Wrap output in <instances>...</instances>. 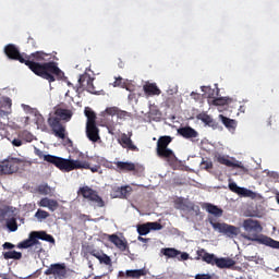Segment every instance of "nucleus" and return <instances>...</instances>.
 I'll return each instance as SVG.
<instances>
[{"mask_svg":"<svg viewBox=\"0 0 279 279\" xmlns=\"http://www.w3.org/2000/svg\"><path fill=\"white\" fill-rule=\"evenodd\" d=\"M68 141H69V143H72L71 140H68Z\"/></svg>","mask_w":279,"mask_h":279,"instance_id":"obj_56","label":"nucleus"},{"mask_svg":"<svg viewBox=\"0 0 279 279\" xmlns=\"http://www.w3.org/2000/svg\"><path fill=\"white\" fill-rule=\"evenodd\" d=\"M148 228L151 232V230H162V226L160 222H148Z\"/></svg>","mask_w":279,"mask_h":279,"instance_id":"obj_42","label":"nucleus"},{"mask_svg":"<svg viewBox=\"0 0 279 279\" xmlns=\"http://www.w3.org/2000/svg\"><path fill=\"white\" fill-rule=\"evenodd\" d=\"M202 167H203V169L208 171V169H213V161H203Z\"/></svg>","mask_w":279,"mask_h":279,"instance_id":"obj_44","label":"nucleus"},{"mask_svg":"<svg viewBox=\"0 0 279 279\" xmlns=\"http://www.w3.org/2000/svg\"><path fill=\"white\" fill-rule=\"evenodd\" d=\"M89 254L90 256L97 258L100 265H109L110 267H112V259L106 253L99 251H92Z\"/></svg>","mask_w":279,"mask_h":279,"instance_id":"obj_22","label":"nucleus"},{"mask_svg":"<svg viewBox=\"0 0 279 279\" xmlns=\"http://www.w3.org/2000/svg\"><path fill=\"white\" fill-rule=\"evenodd\" d=\"M35 154L38 156V158H43L46 162H49L50 165H54L57 169H60V171H73V169L80 168V165H76L77 161H69L68 159H64L62 157H57L53 155H45L43 150L35 148Z\"/></svg>","mask_w":279,"mask_h":279,"instance_id":"obj_5","label":"nucleus"},{"mask_svg":"<svg viewBox=\"0 0 279 279\" xmlns=\"http://www.w3.org/2000/svg\"><path fill=\"white\" fill-rule=\"evenodd\" d=\"M171 141V136L166 135L159 137L157 142V156L159 158L167 159V162H169V165H173L178 160V158L175 157V153H173L171 148H168Z\"/></svg>","mask_w":279,"mask_h":279,"instance_id":"obj_6","label":"nucleus"},{"mask_svg":"<svg viewBox=\"0 0 279 279\" xmlns=\"http://www.w3.org/2000/svg\"><path fill=\"white\" fill-rule=\"evenodd\" d=\"M279 123V118H276V117H270V120H269V124L271 125L272 123Z\"/></svg>","mask_w":279,"mask_h":279,"instance_id":"obj_50","label":"nucleus"},{"mask_svg":"<svg viewBox=\"0 0 279 279\" xmlns=\"http://www.w3.org/2000/svg\"><path fill=\"white\" fill-rule=\"evenodd\" d=\"M77 159H68L70 162H76L75 165H78V168H73L72 171H75V169H90L92 173H97V171H99V166L90 167L88 161H82L84 154L77 153Z\"/></svg>","mask_w":279,"mask_h":279,"instance_id":"obj_15","label":"nucleus"},{"mask_svg":"<svg viewBox=\"0 0 279 279\" xmlns=\"http://www.w3.org/2000/svg\"><path fill=\"white\" fill-rule=\"evenodd\" d=\"M84 114L87 118L86 125H97V113L90 107L85 108Z\"/></svg>","mask_w":279,"mask_h":279,"instance_id":"obj_28","label":"nucleus"},{"mask_svg":"<svg viewBox=\"0 0 279 279\" xmlns=\"http://www.w3.org/2000/svg\"><path fill=\"white\" fill-rule=\"evenodd\" d=\"M119 112V107H108L105 110V114H108L109 117H117Z\"/></svg>","mask_w":279,"mask_h":279,"instance_id":"obj_41","label":"nucleus"},{"mask_svg":"<svg viewBox=\"0 0 279 279\" xmlns=\"http://www.w3.org/2000/svg\"><path fill=\"white\" fill-rule=\"evenodd\" d=\"M208 104H213V106H226L228 104V99L223 97L209 98Z\"/></svg>","mask_w":279,"mask_h":279,"instance_id":"obj_37","label":"nucleus"},{"mask_svg":"<svg viewBox=\"0 0 279 279\" xmlns=\"http://www.w3.org/2000/svg\"><path fill=\"white\" fill-rule=\"evenodd\" d=\"M4 53L9 58V60H16L17 62H21V64H25L26 66H28L31 71H36V64L32 63L29 60H25L26 54L21 53L15 45H7L4 47Z\"/></svg>","mask_w":279,"mask_h":279,"instance_id":"obj_7","label":"nucleus"},{"mask_svg":"<svg viewBox=\"0 0 279 279\" xmlns=\"http://www.w3.org/2000/svg\"><path fill=\"white\" fill-rule=\"evenodd\" d=\"M72 118L73 111L62 108H57L54 114L48 118V125L57 138H61L62 141L66 138V126L62 124V121L69 122Z\"/></svg>","mask_w":279,"mask_h":279,"instance_id":"obj_3","label":"nucleus"},{"mask_svg":"<svg viewBox=\"0 0 279 279\" xmlns=\"http://www.w3.org/2000/svg\"><path fill=\"white\" fill-rule=\"evenodd\" d=\"M117 117H118V119H125V117H128V111H123L121 109H118Z\"/></svg>","mask_w":279,"mask_h":279,"instance_id":"obj_45","label":"nucleus"},{"mask_svg":"<svg viewBox=\"0 0 279 279\" xmlns=\"http://www.w3.org/2000/svg\"><path fill=\"white\" fill-rule=\"evenodd\" d=\"M197 119L205 123V125H208V128H213V130H217V128H219V122L215 121V119L206 113L198 114Z\"/></svg>","mask_w":279,"mask_h":279,"instance_id":"obj_26","label":"nucleus"},{"mask_svg":"<svg viewBox=\"0 0 279 279\" xmlns=\"http://www.w3.org/2000/svg\"><path fill=\"white\" fill-rule=\"evenodd\" d=\"M4 104H5V106L8 107L9 110L12 109V100H11L10 98H7V99L4 100Z\"/></svg>","mask_w":279,"mask_h":279,"instance_id":"obj_49","label":"nucleus"},{"mask_svg":"<svg viewBox=\"0 0 279 279\" xmlns=\"http://www.w3.org/2000/svg\"><path fill=\"white\" fill-rule=\"evenodd\" d=\"M203 208H205L209 215H214V217H223V209L219 208L217 205L205 203Z\"/></svg>","mask_w":279,"mask_h":279,"instance_id":"obj_27","label":"nucleus"},{"mask_svg":"<svg viewBox=\"0 0 279 279\" xmlns=\"http://www.w3.org/2000/svg\"><path fill=\"white\" fill-rule=\"evenodd\" d=\"M13 147H21L23 145V141L19 138H14L12 142Z\"/></svg>","mask_w":279,"mask_h":279,"instance_id":"obj_47","label":"nucleus"},{"mask_svg":"<svg viewBox=\"0 0 279 279\" xmlns=\"http://www.w3.org/2000/svg\"><path fill=\"white\" fill-rule=\"evenodd\" d=\"M243 228L247 234H242L243 239L246 241H255L259 245H266L267 247H272L274 250H279V242L265 235L260 234L263 232V226L260 221L247 218L243 221Z\"/></svg>","mask_w":279,"mask_h":279,"instance_id":"obj_2","label":"nucleus"},{"mask_svg":"<svg viewBox=\"0 0 279 279\" xmlns=\"http://www.w3.org/2000/svg\"><path fill=\"white\" fill-rule=\"evenodd\" d=\"M86 136L92 143H97L101 138L97 124H86Z\"/></svg>","mask_w":279,"mask_h":279,"instance_id":"obj_16","label":"nucleus"},{"mask_svg":"<svg viewBox=\"0 0 279 279\" xmlns=\"http://www.w3.org/2000/svg\"><path fill=\"white\" fill-rule=\"evenodd\" d=\"M8 215H14V207L12 206H4L0 208V219H5Z\"/></svg>","mask_w":279,"mask_h":279,"instance_id":"obj_34","label":"nucleus"},{"mask_svg":"<svg viewBox=\"0 0 279 279\" xmlns=\"http://www.w3.org/2000/svg\"><path fill=\"white\" fill-rule=\"evenodd\" d=\"M217 162L219 165H225V167H236L238 169H242L241 165L232 162L230 159H228L226 156L219 155L217 157Z\"/></svg>","mask_w":279,"mask_h":279,"instance_id":"obj_33","label":"nucleus"},{"mask_svg":"<svg viewBox=\"0 0 279 279\" xmlns=\"http://www.w3.org/2000/svg\"><path fill=\"white\" fill-rule=\"evenodd\" d=\"M195 279H213V276L210 274H197L195 275Z\"/></svg>","mask_w":279,"mask_h":279,"instance_id":"obj_43","label":"nucleus"},{"mask_svg":"<svg viewBox=\"0 0 279 279\" xmlns=\"http://www.w3.org/2000/svg\"><path fill=\"white\" fill-rule=\"evenodd\" d=\"M37 193H39V195H49L51 193V187L49 186V184L45 183V184H40L36 187Z\"/></svg>","mask_w":279,"mask_h":279,"instance_id":"obj_36","label":"nucleus"},{"mask_svg":"<svg viewBox=\"0 0 279 279\" xmlns=\"http://www.w3.org/2000/svg\"><path fill=\"white\" fill-rule=\"evenodd\" d=\"M117 197H121L122 199H126L132 193V187L130 185L121 186L116 190Z\"/></svg>","mask_w":279,"mask_h":279,"instance_id":"obj_32","label":"nucleus"},{"mask_svg":"<svg viewBox=\"0 0 279 279\" xmlns=\"http://www.w3.org/2000/svg\"><path fill=\"white\" fill-rule=\"evenodd\" d=\"M149 222L137 226V233L140 234V236H145L149 234Z\"/></svg>","mask_w":279,"mask_h":279,"instance_id":"obj_35","label":"nucleus"},{"mask_svg":"<svg viewBox=\"0 0 279 279\" xmlns=\"http://www.w3.org/2000/svg\"><path fill=\"white\" fill-rule=\"evenodd\" d=\"M3 250H14V247H16L14 244L10 243V242H5L2 245Z\"/></svg>","mask_w":279,"mask_h":279,"instance_id":"obj_48","label":"nucleus"},{"mask_svg":"<svg viewBox=\"0 0 279 279\" xmlns=\"http://www.w3.org/2000/svg\"><path fill=\"white\" fill-rule=\"evenodd\" d=\"M119 145L123 147V149H128L129 151H140L134 142L132 141V134L122 133L120 138L118 140Z\"/></svg>","mask_w":279,"mask_h":279,"instance_id":"obj_14","label":"nucleus"},{"mask_svg":"<svg viewBox=\"0 0 279 279\" xmlns=\"http://www.w3.org/2000/svg\"><path fill=\"white\" fill-rule=\"evenodd\" d=\"M219 119L227 130H236V120L230 119L223 114H220Z\"/></svg>","mask_w":279,"mask_h":279,"instance_id":"obj_31","label":"nucleus"},{"mask_svg":"<svg viewBox=\"0 0 279 279\" xmlns=\"http://www.w3.org/2000/svg\"><path fill=\"white\" fill-rule=\"evenodd\" d=\"M84 87L86 88L87 93H90L92 95H99V90H97L93 84V77H90L88 74H83L80 76L76 93H80V90H82Z\"/></svg>","mask_w":279,"mask_h":279,"instance_id":"obj_11","label":"nucleus"},{"mask_svg":"<svg viewBox=\"0 0 279 279\" xmlns=\"http://www.w3.org/2000/svg\"><path fill=\"white\" fill-rule=\"evenodd\" d=\"M35 217H36V219H38V221H43V219L49 218V214H48V211H46V210L38 209V210L35 213Z\"/></svg>","mask_w":279,"mask_h":279,"instance_id":"obj_40","label":"nucleus"},{"mask_svg":"<svg viewBox=\"0 0 279 279\" xmlns=\"http://www.w3.org/2000/svg\"><path fill=\"white\" fill-rule=\"evenodd\" d=\"M147 274V269L141 268V269H134V270H126L125 272L120 271L119 276L120 278H141L142 276H145Z\"/></svg>","mask_w":279,"mask_h":279,"instance_id":"obj_23","label":"nucleus"},{"mask_svg":"<svg viewBox=\"0 0 279 279\" xmlns=\"http://www.w3.org/2000/svg\"><path fill=\"white\" fill-rule=\"evenodd\" d=\"M197 256H199V258H202V260L204 263H207V265H211L213 267H215V265H217V258L215 254H210L208 252H206V250L201 248L197 251Z\"/></svg>","mask_w":279,"mask_h":279,"instance_id":"obj_17","label":"nucleus"},{"mask_svg":"<svg viewBox=\"0 0 279 279\" xmlns=\"http://www.w3.org/2000/svg\"><path fill=\"white\" fill-rule=\"evenodd\" d=\"M178 134L180 136H182L183 138H197V136H199V133H197V131H195V129L191 128V126H182L180 129H178Z\"/></svg>","mask_w":279,"mask_h":279,"instance_id":"obj_21","label":"nucleus"},{"mask_svg":"<svg viewBox=\"0 0 279 279\" xmlns=\"http://www.w3.org/2000/svg\"><path fill=\"white\" fill-rule=\"evenodd\" d=\"M235 265H236V262L229 257H217L216 259V267H218V269H230Z\"/></svg>","mask_w":279,"mask_h":279,"instance_id":"obj_20","label":"nucleus"},{"mask_svg":"<svg viewBox=\"0 0 279 279\" xmlns=\"http://www.w3.org/2000/svg\"><path fill=\"white\" fill-rule=\"evenodd\" d=\"M25 160L21 158L9 157L0 162V175H12L16 173Z\"/></svg>","mask_w":279,"mask_h":279,"instance_id":"obj_8","label":"nucleus"},{"mask_svg":"<svg viewBox=\"0 0 279 279\" xmlns=\"http://www.w3.org/2000/svg\"><path fill=\"white\" fill-rule=\"evenodd\" d=\"M46 241L56 245V239L53 235L48 234L47 231H32L27 240H24L17 244L19 250H27L34 247V252L40 254L43 252V243L40 241Z\"/></svg>","mask_w":279,"mask_h":279,"instance_id":"obj_4","label":"nucleus"},{"mask_svg":"<svg viewBox=\"0 0 279 279\" xmlns=\"http://www.w3.org/2000/svg\"><path fill=\"white\" fill-rule=\"evenodd\" d=\"M161 254H163V256H167V258H178V260H189L190 258L189 253H182L174 247L162 248Z\"/></svg>","mask_w":279,"mask_h":279,"instance_id":"obj_13","label":"nucleus"},{"mask_svg":"<svg viewBox=\"0 0 279 279\" xmlns=\"http://www.w3.org/2000/svg\"><path fill=\"white\" fill-rule=\"evenodd\" d=\"M121 80H122V78H117V80L113 82V86H114V87L121 86Z\"/></svg>","mask_w":279,"mask_h":279,"instance_id":"obj_52","label":"nucleus"},{"mask_svg":"<svg viewBox=\"0 0 279 279\" xmlns=\"http://www.w3.org/2000/svg\"><path fill=\"white\" fill-rule=\"evenodd\" d=\"M129 99H132V94H131V95H129Z\"/></svg>","mask_w":279,"mask_h":279,"instance_id":"obj_55","label":"nucleus"},{"mask_svg":"<svg viewBox=\"0 0 279 279\" xmlns=\"http://www.w3.org/2000/svg\"><path fill=\"white\" fill-rule=\"evenodd\" d=\"M229 190L232 193H236V195H241L242 197H252V190H247L245 187H240L235 182L229 183Z\"/></svg>","mask_w":279,"mask_h":279,"instance_id":"obj_19","label":"nucleus"},{"mask_svg":"<svg viewBox=\"0 0 279 279\" xmlns=\"http://www.w3.org/2000/svg\"><path fill=\"white\" fill-rule=\"evenodd\" d=\"M45 276H54V278H66V265L65 264H52L45 270Z\"/></svg>","mask_w":279,"mask_h":279,"instance_id":"obj_12","label":"nucleus"},{"mask_svg":"<svg viewBox=\"0 0 279 279\" xmlns=\"http://www.w3.org/2000/svg\"><path fill=\"white\" fill-rule=\"evenodd\" d=\"M20 136L23 141H26V143H32V141H34V135L29 131H23L20 133Z\"/></svg>","mask_w":279,"mask_h":279,"instance_id":"obj_39","label":"nucleus"},{"mask_svg":"<svg viewBox=\"0 0 279 279\" xmlns=\"http://www.w3.org/2000/svg\"><path fill=\"white\" fill-rule=\"evenodd\" d=\"M109 241L110 243H113V245H116V247H118V250L121 252H125V250H128V242L123 241L117 234L109 235Z\"/></svg>","mask_w":279,"mask_h":279,"instance_id":"obj_25","label":"nucleus"},{"mask_svg":"<svg viewBox=\"0 0 279 279\" xmlns=\"http://www.w3.org/2000/svg\"><path fill=\"white\" fill-rule=\"evenodd\" d=\"M4 260H21L23 253L16 251H7L2 253Z\"/></svg>","mask_w":279,"mask_h":279,"instance_id":"obj_30","label":"nucleus"},{"mask_svg":"<svg viewBox=\"0 0 279 279\" xmlns=\"http://www.w3.org/2000/svg\"><path fill=\"white\" fill-rule=\"evenodd\" d=\"M269 178H271V180H274V182H279V174L278 172H270L268 173Z\"/></svg>","mask_w":279,"mask_h":279,"instance_id":"obj_46","label":"nucleus"},{"mask_svg":"<svg viewBox=\"0 0 279 279\" xmlns=\"http://www.w3.org/2000/svg\"><path fill=\"white\" fill-rule=\"evenodd\" d=\"M275 271H276L277 274H279V267H277V268L275 269Z\"/></svg>","mask_w":279,"mask_h":279,"instance_id":"obj_54","label":"nucleus"},{"mask_svg":"<svg viewBox=\"0 0 279 279\" xmlns=\"http://www.w3.org/2000/svg\"><path fill=\"white\" fill-rule=\"evenodd\" d=\"M8 114H10V111H4L0 109V117H8Z\"/></svg>","mask_w":279,"mask_h":279,"instance_id":"obj_51","label":"nucleus"},{"mask_svg":"<svg viewBox=\"0 0 279 279\" xmlns=\"http://www.w3.org/2000/svg\"><path fill=\"white\" fill-rule=\"evenodd\" d=\"M7 228L10 230V232H16L19 230L16 218H10L9 220H7Z\"/></svg>","mask_w":279,"mask_h":279,"instance_id":"obj_38","label":"nucleus"},{"mask_svg":"<svg viewBox=\"0 0 279 279\" xmlns=\"http://www.w3.org/2000/svg\"><path fill=\"white\" fill-rule=\"evenodd\" d=\"M77 194L82 195V197H84V199H87V202H93L94 204H97L98 208H104L106 206V203L104 202V198L99 196V193H97V191L93 190L88 185L80 187Z\"/></svg>","mask_w":279,"mask_h":279,"instance_id":"obj_9","label":"nucleus"},{"mask_svg":"<svg viewBox=\"0 0 279 279\" xmlns=\"http://www.w3.org/2000/svg\"><path fill=\"white\" fill-rule=\"evenodd\" d=\"M116 167L119 171H136V165L129 161H117Z\"/></svg>","mask_w":279,"mask_h":279,"instance_id":"obj_29","label":"nucleus"},{"mask_svg":"<svg viewBox=\"0 0 279 279\" xmlns=\"http://www.w3.org/2000/svg\"><path fill=\"white\" fill-rule=\"evenodd\" d=\"M208 221L214 228V230H218L220 234H226L227 236H239L240 229L239 227H234L232 225H228L226 222H215V218L209 217Z\"/></svg>","mask_w":279,"mask_h":279,"instance_id":"obj_10","label":"nucleus"},{"mask_svg":"<svg viewBox=\"0 0 279 279\" xmlns=\"http://www.w3.org/2000/svg\"><path fill=\"white\" fill-rule=\"evenodd\" d=\"M38 206H40V208H48L51 213H54V210H58L60 204L56 199L44 197L38 202Z\"/></svg>","mask_w":279,"mask_h":279,"instance_id":"obj_18","label":"nucleus"},{"mask_svg":"<svg viewBox=\"0 0 279 279\" xmlns=\"http://www.w3.org/2000/svg\"><path fill=\"white\" fill-rule=\"evenodd\" d=\"M143 90H144L145 95H148L149 97H154V96L160 95V93H162L160 90V88L158 87V85H156V83H149V82L144 84Z\"/></svg>","mask_w":279,"mask_h":279,"instance_id":"obj_24","label":"nucleus"},{"mask_svg":"<svg viewBox=\"0 0 279 279\" xmlns=\"http://www.w3.org/2000/svg\"><path fill=\"white\" fill-rule=\"evenodd\" d=\"M138 241H145V239L142 236H138Z\"/></svg>","mask_w":279,"mask_h":279,"instance_id":"obj_53","label":"nucleus"},{"mask_svg":"<svg viewBox=\"0 0 279 279\" xmlns=\"http://www.w3.org/2000/svg\"><path fill=\"white\" fill-rule=\"evenodd\" d=\"M25 60L35 64V70H31L35 75L47 80L50 84L51 82H56V80H62V77H64V72L60 70L58 63L49 61L51 60L50 53L36 51L31 54H25Z\"/></svg>","mask_w":279,"mask_h":279,"instance_id":"obj_1","label":"nucleus"}]
</instances>
